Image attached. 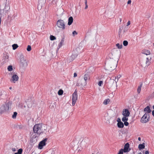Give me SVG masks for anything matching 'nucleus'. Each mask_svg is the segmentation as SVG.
I'll list each match as a JSON object with an SVG mask.
<instances>
[{"mask_svg":"<svg viewBox=\"0 0 154 154\" xmlns=\"http://www.w3.org/2000/svg\"><path fill=\"white\" fill-rule=\"evenodd\" d=\"M46 125H42L40 124L35 125L33 128V131L34 133L40 135L44 132L47 129Z\"/></svg>","mask_w":154,"mask_h":154,"instance_id":"nucleus-1","label":"nucleus"},{"mask_svg":"<svg viewBox=\"0 0 154 154\" xmlns=\"http://www.w3.org/2000/svg\"><path fill=\"white\" fill-rule=\"evenodd\" d=\"M11 103L9 102L2 105L0 109V113L2 114L5 112L8 111L11 108Z\"/></svg>","mask_w":154,"mask_h":154,"instance_id":"nucleus-2","label":"nucleus"},{"mask_svg":"<svg viewBox=\"0 0 154 154\" xmlns=\"http://www.w3.org/2000/svg\"><path fill=\"white\" fill-rule=\"evenodd\" d=\"M78 99V95L77 91L76 90H75L74 92L72 94V105L74 106L75 105V103Z\"/></svg>","mask_w":154,"mask_h":154,"instance_id":"nucleus-3","label":"nucleus"},{"mask_svg":"<svg viewBox=\"0 0 154 154\" xmlns=\"http://www.w3.org/2000/svg\"><path fill=\"white\" fill-rule=\"evenodd\" d=\"M57 26L62 29H65V26L64 22L63 20H58L57 23Z\"/></svg>","mask_w":154,"mask_h":154,"instance_id":"nucleus-4","label":"nucleus"},{"mask_svg":"<svg viewBox=\"0 0 154 154\" xmlns=\"http://www.w3.org/2000/svg\"><path fill=\"white\" fill-rule=\"evenodd\" d=\"M18 76L16 74L12 75L10 81L11 83H15L18 80Z\"/></svg>","mask_w":154,"mask_h":154,"instance_id":"nucleus-5","label":"nucleus"},{"mask_svg":"<svg viewBox=\"0 0 154 154\" xmlns=\"http://www.w3.org/2000/svg\"><path fill=\"white\" fill-rule=\"evenodd\" d=\"M47 138H45L44 139L40 142L38 146V148L42 149L43 147L46 145V142L47 141Z\"/></svg>","mask_w":154,"mask_h":154,"instance_id":"nucleus-6","label":"nucleus"},{"mask_svg":"<svg viewBox=\"0 0 154 154\" xmlns=\"http://www.w3.org/2000/svg\"><path fill=\"white\" fill-rule=\"evenodd\" d=\"M147 114L145 113L143 116L141 118V122L142 123H146L148 121V119H147Z\"/></svg>","mask_w":154,"mask_h":154,"instance_id":"nucleus-7","label":"nucleus"},{"mask_svg":"<svg viewBox=\"0 0 154 154\" xmlns=\"http://www.w3.org/2000/svg\"><path fill=\"white\" fill-rule=\"evenodd\" d=\"M129 148V144L127 143L124 146V149H123L124 152H128L130 150V149Z\"/></svg>","mask_w":154,"mask_h":154,"instance_id":"nucleus-8","label":"nucleus"},{"mask_svg":"<svg viewBox=\"0 0 154 154\" xmlns=\"http://www.w3.org/2000/svg\"><path fill=\"white\" fill-rule=\"evenodd\" d=\"M122 114L123 116H129L130 113L128 109H124L123 110Z\"/></svg>","mask_w":154,"mask_h":154,"instance_id":"nucleus-9","label":"nucleus"},{"mask_svg":"<svg viewBox=\"0 0 154 154\" xmlns=\"http://www.w3.org/2000/svg\"><path fill=\"white\" fill-rule=\"evenodd\" d=\"M84 79L85 81V82L84 83V84L83 85V86H85L87 84L86 81L87 80H89L90 79V77L89 75L88 74H85L84 75Z\"/></svg>","mask_w":154,"mask_h":154,"instance_id":"nucleus-10","label":"nucleus"},{"mask_svg":"<svg viewBox=\"0 0 154 154\" xmlns=\"http://www.w3.org/2000/svg\"><path fill=\"white\" fill-rule=\"evenodd\" d=\"M64 43V39L63 38H62V39L61 40L60 42L59 43L58 45V46L57 47V51H58L59 49H60L63 45Z\"/></svg>","mask_w":154,"mask_h":154,"instance_id":"nucleus-11","label":"nucleus"},{"mask_svg":"<svg viewBox=\"0 0 154 154\" xmlns=\"http://www.w3.org/2000/svg\"><path fill=\"white\" fill-rule=\"evenodd\" d=\"M10 9V6L8 4H6L4 8L3 9V11L6 13Z\"/></svg>","mask_w":154,"mask_h":154,"instance_id":"nucleus-12","label":"nucleus"},{"mask_svg":"<svg viewBox=\"0 0 154 154\" xmlns=\"http://www.w3.org/2000/svg\"><path fill=\"white\" fill-rule=\"evenodd\" d=\"M151 59V57H148L146 58V66H148L150 64Z\"/></svg>","mask_w":154,"mask_h":154,"instance_id":"nucleus-13","label":"nucleus"},{"mask_svg":"<svg viewBox=\"0 0 154 154\" xmlns=\"http://www.w3.org/2000/svg\"><path fill=\"white\" fill-rule=\"evenodd\" d=\"M20 62L22 64L23 66H25L26 65H27L26 64V60L23 57H21L20 59Z\"/></svg>","mask_w":154,"mask_h":154,"instance_id":"nucleus-14","label":"nucleus"},{"mask_svg":"<svg viewBox=\"0 0 154 154\" xmlns=\"http://www.w3.org/2000/svg\"><path fill=\"white\" fill-rule=\"evenodd\" d=\"M73 21V18L72 17H70L68 19V25H70L72 23Z\"/></svg>","mask_w":154,"mask_h":154,"instance_id":"nucleus-15","label":"nucleus"},{"mask_svg":"<svg viewBox=\"0 0 154 154\" xmlns=\"http://www.w3.org/2000/svg\"><path fill=\"white\" fill-rule=\"evenodd\" d=\"M9 56L6 54H4L3 56V59L4 60V62L5 63L7 62L8 60Z\"/></svg>","mask_w":154,"mask_h":154,"instance_id":"nucleus-16","label":"nucleus"},{"mask_svg":"<svg viewBox=\"0 0 154 154\" xmlns=\"http://www.w3.org/2000/svg\"><path fill=\"white\" fill-rule=\"evenodd\" d=\"M118 127L119 128H123L124 126V124L122 122H119L117 123Z\"/></svg>","mask_w":154,"mask_h":154,"instance_id":"nucleus-17","label":"nucleus"},{"mask_svg":"<svg viewBox=\"0 0 154 154\" xmlns=\"http://www.w3.org/2000/svg\"><path fill=\"white\" fill-rule=\"evenodd\" d=\"M144 111L145 112H146L148 113H150L151 112V110L150 109V107L149 106H147L146 107L144 108Z\"/></svg>","mask_w":154,"mask_h":154,"instance_id":"nucleus-18","label":"nucleus"},{"mask_svg":"<svg viewBox=\"0 0 154 154\" xmlns=\"http://www.w3.org/2000/svg\"><path fill=\"white\" fill-rule=\"evenodd\" d=\"M110 101V100L109 99H105L103 102V103L105 105H107Z\"/></svg>","mask_w":154,"mask_h":154,"instance_id":"nucleus-19","label":"nucleus"},{"mask_svg":"<svg viewBox=\"0 0 154 154\" xmlns=\"http://www.w3.org/2000/svg\"><path fill=\"white\" fill-rule=\"evenodd\" d=\"M145 146L144 144L143 143L142 144H140L138 146V148L140 149H143L144 148Z\"/></svg>","mask_w":154,"mask_h":154,"instance_id":"nucleus-20","label":"nucleus"},{"mask_svg":"<svg viewBox=\"0 0 154 154\" xmlns=\"http://www.w3.org/2000/svg\"><path fill=\"white\" fill-rule=\"evenodd\" d=\"M128 116H124L123 118L122 119V120L123 122H126V121H127L128 120Z\"/></svg>","mask_w":154,"mask_h":154,"instance_id":"nucleus-21","label":"nucleus"},{"mask_svg":"<svg viewBox=\"0 0 154 154\" xmlns=\"http://www.w3.org/2000/svg\"><path fill=\"white\" fill-rule=\"evenodd\" d=\"M143 54L146 55H149L150 54V52L148 50H145L143 52Z\"/></svg>","mask_w":154,"mask_h":154,"instance_id":"nucleus-22","label":"nucleus"},{"mask_svg":"<svg viewBox=\"0 0 154 154\" xmlns=\"http://www.w3.org/2000/svg\"><path fill=\"white\" fill-rule=\"evenodd\" d=\"M12 46L14 50H15L18 47V45L17 44H14L12 45Z\"/></svg>","mask_w":154,"mask_h":154,"instance_id":"nucleus-23","label":"nucleus"},{"mask_svg":"<svg viewBox=\"0 0 154 154\" xmlns=\"http://www.w3.org/2000/svg\"><path fill=\"white\" fill-rule=\"evenodd\" d=\"M116 45L117 48L119 49H121L122 47V44L120 45L119 43L117 44Z\"/></svg>","mask_w":154,"mask_h":154,"instance_id":"nucleus-24","label":"nucleus"},{"mask_svg":"<svg viewBox=\"0 0 154 154\" xmlns=\"http://www.w3.org/2000/svg\"><path fill=\"white\" fill-rule=\"evenodd\" d=\"M23 150L22 149L20 148L18 149V152H15V154H21Z\"/></svg>","mask_w":154,"mask_h":154,"instance_id":"nucleus-25","label":"nucleus"},{"mask_svg":"<svg viewBox=\"0 0 154 154\" xmlns=\"http://www.w3.org/2000/svg\"><path fill=\"white\" fill-rule=\"evenodd\" d=\"M7 69L9 71H11L13 69L12 66L11 65L9 66L8 67Z\"/></svg>","mask_w":154,"mask_h":154,"instance_id":"nucleus-26","label":"nucleus"},{"mask_svg":"<svg viewBox=\"0 0 154 154\" xmlns=\"http://www.w3.org/2000/svg\"><path fill=\"white\" fill-rule=\"evenodd\" d=\"M142 86V84H140V85L138 87L137 91V92L138 93H140V92L141 88Z\"/></svg>","mask_w":154,"mask_h":154,"instance_id":"nucleus-27","label":"nucleus"},{"mask_svg":"<svg viewBox=\"0 0 154 154\" xmlns=\"http://www.w3.org/2000/svg\"><path fill=\"white\" fill-rule=\"evenodd\" d=\"M17 115V113L16 112H14L13 115L12 116V118L13 119H15L16 118V116Z\"/></svg>","mask_w":154,"mask_h":154,"instance_id":"nucleus-28","label":"nucleus"},{"mask_svg":"<svg viewBox=\"0 0 154 154\" xmlns=\"http://www.w3.org/2000/svg\"><path fill=\"white\" fill-rule=\"evenodd\" d=\"M50 39L51 40H55L56 39V38L54 36L52 35H51L50 36Z\"/></svg>","mask_w":154,"mask_h":154,"instance_id":"nucleus-29","label":"nucleus"},{"mask_svg":"<svg viewBox=\"0 0 154 154\" xmlns=\"http://www.w3.org/2000/svg\"><path fill=\"white\" fill-rule=\"evenodd\" d=\"M63 91L62 90H60L58 91V94L59 95H62L63 94Z\"/></svg>","mask_w":154,"mask_h":154,"instance_id":"nucleus-30","label":"nucleus"},{"mask_svg":"<svg viewBox=\"0 0 154 154\" xmlns=\"http://www.w3.org/2000/svg\"><path fill=\"white\" fill-rule=\"evenodd\" d=\"M122 29L120 28L119 29V36L120 37L122 35Z\"/></svg>","mask_w":154,"mask_h":154,"instance_id":"nucleus-31","label":"nucleus"},{"mask_svg":"<svg viewBox=\"0 0 154 154\" xmlns=\"http://www.w3.org/2000/svg\"><path fill=\"white\" fill-rule=\"evenodd\" d=\"M128 42L127 41H124L123 42V45L125 46H126L128 45Z\"/></svg>","mask_w":154,"mask_h":154,"instance_id":"nucleus-32","label":"nucleus"},{"mask_svg":"<svg viewBox=\"0 0 154 154\" xmlns=\"http://www.w3.org/2000/svg\"><path fill=\"white\" fill-rule=\"evenodd\" d=\"M59 152L57 150H55L54 151H53L52 153H51V154H59Z\"/></svg>","mask_w":154,"mask_h":154,"instance_id":"nucleus-33","label":"nucleus"},{"mask_svg":"<svg viewBox=\"0 0 154 154\" xmlns=\"http://www.w3.org/2000/svg\"><path fill=\"white\" fill-rule=\"evenodd\" d=\"M31 46H30L29 45H28L27 46V50L28 51H31Z\"/></svg>","mask_w":154,"mask_h":154,"instance_id":"nucleus-34","label":"nucleus"},{"mask_svg":"<svg viewBox=\"0 0 154 154\" xmlns=\"http://www.w3.org/2000/svg\"><path fill=\"white\" fill-rule=\"evenodd\" d=\"M103 81H100L98 83V85L99 86H101L103 84Z\"/></svg>","mask_w":154,"mask_h":154,"instance_id":"nucleus-35","label":"nucleus"},{"mask_svg":"<svg viewBox=\"0 0 154 154\" xmlns=\"http://www.w3.org/2000/svg\"><path fill=\"white\" fill-rule=\"evenodd\" d=\"M124 151L123 149H121L120 150L118 154H123Z\"/></svg>","mask_w":154,"mask_h":154,"instance_id":"nucleus-36","label":"nucleus"},{"mask_svg":"<svg viewBox=\"0 0 154 154\" xmlns=\"http://www.w3.org/2000/svg\"><path fill=\"white\" fill-rule=\"evenodd\" d=\"M124 122V124L125 126H127L128 125L129 123L128 122H127V121H126V122Z\"/></svg>","mask_w":154,"mask_h":154,"instance_id":"nucleus-37","label":"nucleus"},{"mask_svg":"<svg viewBox=\"0 0 154 154\" xmlns=\"http://www.w3.org/2000/svg\"><path fill=\"white\" fill-rule=\"evenodd\" d=\"M77 32H76V31H73V32H72V35H73V36H74L75 35H77Z\"/></svg>","mask_w":154,"mask_h":154,"instance_id":"nucleus-38","label":"nucleus"},{"mask_svg":"<svg viewBox=\"0 0 154 154\" xmlns=\"http://www.w3.org/2000/svg\"><path fill=\"white\" fill-rule=\"evenodd\" d=\"M23 105L22 104H20L19 105V107L22 109H23Z\"/></svg>","mask_w":154,"mask_h":154,"instance_id":"nucleus-39","label":"nucleus"},{"mask_svg":"<svg viewBox=\"0 0 154 154\" xmlns=\"http://www.w3.org/2000/svg\"><path fill=\"white\" fill-rule=\"evenodd\" d=\"M77 56V54H76L75 55H73V54H72V55L71 56V57L72 58H75Z\"/></svg>","mask_w":154,"mask_h":154,"instance_id":"nucleus-40","label":"nucleus"},{"mask_svg":"<svg viewBox=\"0 0 154 154\" xmlns=\"http://www.w3.org/2000/svg\"><path fill=\"white\" fill-rule=\"evenodd\" d=\"M131 0H129L127 2V4H131Z\"/></svg>","mask_w":154,"mask_h":154,"instance_id":"nucleus-41","label":"nucleus"},{"mask_svg":"<svg viewBox=\"0 0 154 154\" xmlns=\"http://www.w3.org/2000/svg\"><path fill=\"white\" fill-rule=\"evenodd\" d=\"M119 79H117L116 77H115V82L116 83L118 81Z\"/></svg>","mask_w":154,"mask_h":154,"instance_id":"nucleus-42","label":"nucleus"},{"mask_svg":"<svg viewBox=\"0 0 154 154\" xmlns=\"http://www.w3.org/2000/svg\"><path fill=\"white\" fill-rule=\"evenodd\" d=\"M121 77V75H119L117 76V77H116V78L117 79H119Z\"/></svg>","mask_w":154,"mask_h":154,"instance_id":"nucleus-43","label":"nucleus"},{"mask_svg":"<svg viewBox=\"0 0 154 154\" xmlns=\"http://www.w3.org/2000/svg\"><path fill=\"white\" fill-rule=\"evenodd\" d=\"M130 23H131L130 21H129L127 23V26H128L129 25H130Z\"/></svg>","mask_w":154,"mask_h":154,"instance_id":"nucleus-44","label":"nucleus"},{"mask_svg":"<svg viewBox=\"0 0 154 154\" xmlns=\"http://www.w3.org/2000/svg\"><path fill=\"white\" fill-rule=\"evenodd\" d=\"M77 76V74L76 73H74V77H75Z\"/></svg>","mask_w":154,"mask_h":154,"instance_id":"nucleus-45","label":"nucleus"},{"mask_svg":"<svg viewBox=\"0 0 154 154\" xmlns=\"http://www.w3.org/2000/svg\"><path fill=\"white\" fill-rule=\"evenodd\" d=\"M116 67V65L113 67V68L112 69H111L110 70H112V69H115V68Z\"/></svg>","mask_w":154,"mask_h":154,"instance_id":"nucleus-46","label":"nucleus"},{"mask_svg":"<svg viewBox=\"0 0 154 154\" xmlns=\"http://www.w3.org/2000/svg\"><path fill=\"white\" fill-rule=\"evenodd\" d=\"M149 152L148 151H146L145 152V154H149Z\"/></svg>","mask_w":154,"mask_h":154,"instance_id":"nucleus-47","label":"nucleus"},{"mask_svg":"<svg viewBox=\"0 0 154 154\" xmlns=\"http://www.w3.org/2000/svg\"><path fill=\"white\" fill-rule=\"evenodd\" d=\"M13 151H15L16 149L15 148H12V149Z\"/></svg>","mask_w":154,"mask_h":154,"instance_id":"nucleus-48","label":"nucleus"},{"mask_svg":"<svg viewBox=\"0 0 154 154\" xmlns=\"http://www.w3.org/2000/svg\"><path fill=\"white\" fill-rule=\"evenodd\" d=\"M87 0H85V5H87Z\"/></svg>","mask_w":154,"mask_h":154,"instance_id":"nucleus-49","label":"nucleus"},{"mask_svg":"<svg viewBox=\"0 0 154 154\" xmlns=\"http://www.w3.org/2000/svg\"><path fill=\"white\" fill-rule=\"evenodd\" d=\"M88 8V6L87 5H85V9H86Z\"/></svg>","mask_w":154,"mask_h":154,"instance_id":"nucleus-50","label":"nucleus"},{"mask_svg":"<svg viewBox=\"0 0 154 154\" xmlns=\"http://www.w3.org/2000/svg\"><path fill=\"white\" fill-rule=\"evenodd\" d=\"M152 115L154 116V110L152 111Z\"/></svg>","mask_w":154,"mask_h":154,"instance_id":"nucleus-51","label":"nucleus"},{"mask_svg":"<svg viewBox=\"0 0 154 154\" xmlns=\"http://www.w3.org/2000/svg\"><path fill=\"white\" fill-rule=\"evenodd\" d=\"M138 140L139 141H140L141 140V138L140 137H139L138 138Z\"/></svg>","mask_w":154,"mask_h":154,"instance_id":"nucleus-52","label":"nucleus"},{"mask_svg":"<svg viewBox=\"0 0 154 154\" xmlns=\"http://www.w3.org/2000/svg\"><path fill=\"white\" fill-rule=\"evenodd\" d=\"M122 20V18H119V21H120V22H121Z\"/></svg>","mask_w":154,"mask_h":154,"instance_id":"nucleus-53","label":"nucleus"},{"mask_svg":"<svg viewBox=\"0 0 154 154\" xmlns=\"http://www.w3.org/2000/svg\"><path fill=\"white\" fill-rule=\"evenodd\" d=\"M12 89V88L11 87H10L9 88V89H10V90H11Z\"/></svg>","mask_w":154,"mask_h":154,"instance_id":"nucleus-54","label":"nucleus"},{"mask_svg":"<svg viewBox=\"0 0 154 154\" xmlns=\"http://www.w3.org/2000/svg\"><path fill=\"white\" fill-rule=\"evenodd\" d=\"M23 109H24V108H25L26 106H25V105H23Z\"/></svg>","mask_w":154,"mask_h":154,"instance_id":"nucleus-55","label":"nucleus"},{"mask_svg":"<svg viewBox=\"0 0 154 154\" xmlns=\"http://www.w3.org/2000/svg\"><path fill=\"white\" fill-rule=\"evenodd\" d=\"M2 92H0V96L2 94Z\"/></svg>","mask_w":154,"mask_h":154,"instance_id":"nucleus-56","label":"nucleus"},{"mask_svg":"<svg viewBox=\"0 0 154 154\" xmlns=\"http://www.w3.org/2000/svg\"><path fill=\"white\" fill-rule=\"evenodd\" d=\"M138 154H142L141 152H139Z\"/></svg>","mask_w":154,"mask_h":154,"instance_id":"nucleus-57","label":"nucleus"},{"mask_svg":"<svg viewBox=\"0 0 154 154\" xmlns=\"http://www.w3.org/2000/svg\"><path fill=\"white\" fill-rule=\"evenodd\" d=\"M152 107L153 109H154V105Z\"/></svg>","mask_w":154,"mask_h":154,"instance_id":"nucleus-58","label":"nucleus"}]
</instances>
